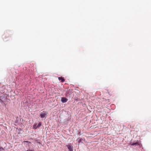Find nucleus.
<instances>
[{
    "mask_svg": "<svg viewBox=\"0 0 151 151\" xmlns=\"http://www.w3.org/2000/svg\"><path fill=\"white\" fill-rule=\"evenodd\" d=\"M47 112L46 111H43L41 112L40 114V116L41 118H43L45 117Z\"/></svg>",
    "mask_w": 151,
    "mask_h": 151,
    "instance_id": "obj_1",
    "label": "nucleus"
},
{
    "mask_svg": "<svg viewBox=\"0 0 151 151\" xmlns=\"http://www.w3.org/2000/svg\"><path fill=\"white\" fill-rule=\"evenodd\" d=\"M66 146L67 147L69 151H73V147H72L71 145H67Z\"/></svg>",
    "mask_w": 151,
    "mask_h": 151,
    "instance_id": "obj_2",
    "label": "nucleus"
},
{
    "mask_svg": "<svg viewBox=\"0 0 151 151\" xmlns=\"http://www.w3.org/2000/svg\"><path fill=\"white\" fill-rule=\"evenodd\" d=\"M68 100V99L65 97H62L61 99V101L63 103L67 102Z\"/></svg>",
    "mask_w": 151,
    "mask_h": 151,
    "instance_id": "obj_3",
    "label": "nucleus"
},
{
    "mask_svg": "<svg viewBox=\"0 0 151 151\" xmlns=\"http://www.w3.org/2000/svg\"><path fill=\"white\" fill-rule=\"evenodd\" d=\"M58 79L59 80L61 81L62 82H63L65 81V79L64 78H63L62 77H59L58 78Z\"/></svg>",
    "mask_w": 151,
    "mask_h": 151,
    "instance_id": "obj_4",
    "label": "nucleus"
},
{
    "mask_svg": "<svg viewBox=\"0 0 151 151\" xmlns=\"http://www.w3.org/2000/svg\"><path fill=\"white\" fill-rule=\"evenodd\" d=\"M42 123L41 122H40L37 125L36 127L39 128V127L41 125Z\"/></svg>",
    "mask_w": 151,
    "mask_h": 151,
    "instance_id": "obj_5",
    "label": "nucleus"
},
{
    "mask_svg": "<svg viewBox=\"0 0 151 151\" xmlns=\"http://www.w3.org/2000/svg\"><path fill=\"white\" fill-rule=\"evenodd\" d=\"M37 126L36 124H35L33 126V127L34 129H36L37 128V127H36Z\"/></svg>",
    "mask_w": 151,
    "mask_h": 151,
    "instance_id": "obj_6",
    "label": "nucleus"
},
{
    "mask_svg": "<svg viewBox=\"0 0 151 151\" xmlns=\"http://www.w3.org/2000/svg\"><path fill=\"white\" fill-rule=\"evenodd\" d=\"M138 145V143L137 142H136L135 143H134L131 144V145L134 146L135 145Z\"/></svg>",
    "mask_w": 151,
    "mask_h": 151,
    "instance_id": "obj_7",
    "label": "nucleus"
},
{
    "mask_svg": "<svg viewBox=\"0 0 151 151\" xmlns=\"http://www.w3.org/2000/svg\"><path fill=\"white\" fill-rule=\"evenodd\" d=\"M7 35V34H4L3 35V37L4 38H5L6 37V36Z\"/></svg>",
    "mask_w": 151,
    "mask_h": 151,
    "instance_id": "obj_8",
    "label": "nucleus"
},
{
    "mask_svg": "<svg viewBox=\"0 0 151 151\" xmlns=\"http://www.w3.org/2000/svg\"><path fill=\"white\" fill-rule=\"evenodd\" d=\"M4 149L2 147H0V151H1V150H4Z\"/></svg>",
    "mask_w": 151,
    "mask_h": 151,
    "instance_id": "obj_9",
    "label": "nucleus"
},
{
    "mask_svg": "<svg viewBox=\"0 0 151 151\" xmlns=\"http://www.w3.org/2000/svg\"><path fill=\"white\" fill-rule=\"evenodd\" d=\"M23 142H27V143H30L31 142L29 141H24Z\"/></svg>",
    "mask_w": 151,
    "mask_h": 151,
    "instance_id": "obj_10",
    "label": "nucleus"
},
{
    "mask_svg": "<svg viewBox=\"0 0 151 151\" xmlns=\"http://www.w3.org/2000/svg\"><path fill=\"white\" fill-rule=\"evenodd\" d=\"M81 140H82V139H79V140H78V142L79 143H80V142H81Z\"/></svg>",
    "mask_w": 151,
    "mask_h": 151,
    "instance_id": "obj_11",
    "label": "nucleus"
}]
</instances>
